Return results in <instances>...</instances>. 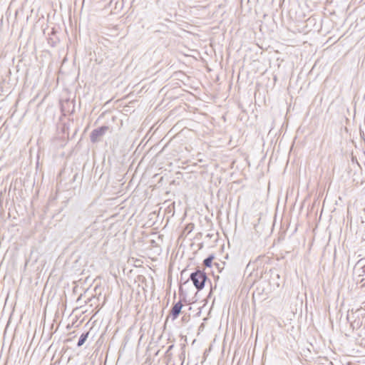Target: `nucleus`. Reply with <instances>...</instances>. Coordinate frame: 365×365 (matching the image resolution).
Wrapping results in <instances>:
<instances>
[{
	"instance_id": "nucleus-1",
	"label": "nucleus",
	"mask_w": 365,
	"mask_h": 365,
	"mask_svg": "<svg viewBox=\"0 0 365 365\" xmlns=\"http://www.w3.org/2000/svg\"><path fill=\"white\" fill-rule=\"evenodd\" d=\"M207 278L205 272L199 269L190 274V279L197 290L204 288Z\"/></svg>"
},
{
	"instance_id": "nucleus-2",
	"label": "nucleus",
	"mask_w": 365,
	"mask_h": 365,
	"mask_svg": "<svg viewBox=\"0 0 365 365\" xmlns=\"http://www.w3.org/2000/svg\"><path fill=\"white\" fill-rule=\"evenodd\" d=\"M108 129L106 126H103L99 128L95 129L91 134V139L92 142L98 141Z\"/></svg>"
},
{
	"instance_id": "nucleus-3",
	"label": "nucleus",
	"mask_w": 365,
	"mask_h": 365,
	"mask_svg": "<svg viewBox=\"0 0 365 365\" xmlns=\"http://www.w3.org/2000/svg\"><path fill=\"white\" fill-rule=\"evenodd\" d=\"M182 307H183V304L181 302H178L173 305V307L170 311V315L172 316L173 319H175L178 318L179 314L181 312Z\"/></svg>"
},
{
	"instance_id": "nucleus-4",
	"label": "nucleus",
	"mask_w": 365,
	"mask_h": 365,
	"mask_svg": "<svg viewBox=\"0 0 365 365\" xmlns=\"http://www.w3.org/2000/svg\"><path fill=\"white\" fill-rule=\"evenodd\" d=\"M214 259H215V257L213 255L209 256L207 258H206L204 260V262H203L204 265L205 267H212V262Z\"/></svg>"
},
{
	"instance_id": "nucleus-5",
	"label": "nucleus",
	"mask_w": 365,
	"mask_h": 365,
	"mask_svg": "<svg viewBox=\"0 0 365 365\" xmlns=\"http://www.w3.org/2000/svg\"><path fill=\"white\" fill-rule=\"evenodd\" d=\"M88 336V333L83 334H82L81 336L80 339H79V341L78 342V346H82L84 344V342L86 341Z\"/></svg>"
}]
</instances>
